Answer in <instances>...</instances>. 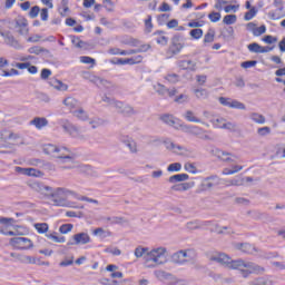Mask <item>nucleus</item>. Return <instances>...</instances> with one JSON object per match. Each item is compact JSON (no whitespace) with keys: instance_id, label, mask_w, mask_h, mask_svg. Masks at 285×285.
<instances>
[{"instance_id":"nucleus-22","label":"nucleus","mask_w":285,"mask_h":285,"mask_svg":"<svg viewBox=\"0 0 285 285\" xmlns=\"http://www.w3.org/2000/svg\"><path fill=\"white\" fill-rule=\"evenodd\" d=\"M178 67H180L181 70H190L191 72H195V70H197V62L193 60H180L178 61Z\"/></svg>"},{"instance_id":"nucleus-19","label":"nucleus","mask_w":285,"mask_h":285,"mask_svg":"<svg viewBox=\"0 0 285 285\" xmlns=\"http://www.w3.org/2000/svg\"><path fill=\"white\" fill-rule=\"evenodd\" d=\"M194 186H195L194 183H180V184L175 183L170 187V190L171 193H184L186 190H190V188H193Z\"/></svg>"},{"instance_id":"nucleus-20","label":"nucleus","mask_w":285,"mask_h":285,"mask_svg":"<svg viewBox=\"0 0 285 285\" xmlns=\"http://www.w3.org/2000/svg\"><path fill=\"white\" fill-rule=\"evenodd\" d=\"M141 61H144V57L141 55H138L127 59L119 58L117 59L116 63H119L120 66H126V65L132 66L135 63H141Z\"/></svg>"},{"instance_id":"nucleus-59","label":"nucleus","mask_w":285,"mask_h":285,"mask_svg":"<svg viewBox=\"0 0 285 285\" xmlns=\"http://www.w3.org/2000/svg\"><path fill=\"white\" fill-rule=\"evenodd\" d=\"M154 89L156 90V92H158V95H163V96L168 92V88H166V86H164L161 83L155 85Z\"/></svg>"},{"instance_id":"nucleus-47","label":"nucleus","mask_w":285,"mask_h":285,"mask_svg":"<svg viewBox=\"0 0 285 285\" xmlns=\"http://www.w3.org/2000/svg\"><path fill=\"white\" fill-rule=\"evenodd\" d=\"M247 48L249 52H256L258 55H262V52H264V50H262V46L257 42L248 45Z\"/></svg>"},{"instance_id":"nucleus-62","label":"nucleus","mask_w":285,"mask_h":285,"mask_svg":"<svg viewBox=\"0 0 285 285\" xmlns=\"http://www.w3.org/2000/svg\"><path fill=\"white\" fill-rule=\"evenodd\" d=\"M12 131L8 130V129H2L0 131V139L2 141H10V135H11Z\"/></svg>"},{"instance_id":"nucleus-13","label":"nucleus","mask_w":285,"mask_h":285,"mask_svg":"<svg viewBox=\"0 0 285 285\" xmlns=\"http://www.w3.org/2000/svg\"><path fill=\"white\" fill-rule=\"evenodd\" d=\"M164 144H165L166 149L174 153V155L181 156V155H186V153H188V149H186V147L175 144L170 140H165Z\"/></svg>"},{"instance_id":"nucleus-29","label":"nucleus","mask_w":285,"mask_h":285,"mask_svg":"<svg viewBox=\"0 0 285 285\" xmlns=\"http://www.w3.org/2000/svg\"><path fill=\"white\" fill-rule=\"evenodd\" d=\"M184 118L191 124H204V121H202V118H197V116H195V111L193 110L185 111Z\"/></svg>"},{"instance_id":"nucleus-4","label":"nucleus","mask_w":285,"mask_h":285,"mask_svg":"<svg viewBox=\"0 0 285 285\" xmlns=\"http://www.w3.org/2000/svg\"><path fill=\"white\" fill-rule=\"evenodd\" d=\"M43 154L60 159L62 164L75 161V153L68 147L47 144L43 146Z\"/></svg>"},{"instance_id":"nucleus-1","label":"nucleus","mask_w":285,"mask_h":285,"mask_svg":"<svg viewBox=\"0 0 285 285\" xmlns=\"http://www.w3.org/2000/svg\"><path fill=\"white\" fill-rule=\"evenodd\" d=\"M210 262H216L224 266L225 268H230L232 271H239L243 277H248L249 275H264L266 268L263 266L248 262L242 258L233 259L228 254L225 253H214L209 256Z\"/></svg>"},{"instance_id":"nucleus-12","label":"nucleus","mask_w":285,"mask_h":285,"mask_svg":"<svg viewBox=\"0 0 285 285\" xmlns=\"http://www.w3.org/2000/svg\"><path fill=\"white\" fill-rule=\"evenodd\" d=\"M116 110L120 112V115H125V117H132V115L137 114V110H135L132 106L119 100L118 104H116Z\"/></svg>"},{"instance_id":"nucleus-45","label":"nucleus","mask_w":285,"mask_h":285,"mask_svg":"<svg viewBox=\"0 0 285 285\" xmlns=\"http://www.w3.org/2000/svg\"><path fill=\"white\" fill-rule=\"evenodd\" d=\"M210 122L213 124L214 128H220L223 130L224 126H226V119L224 118L212 119Z\"/></svg>"},{"instance_id":"nucleus-36","label":"nucleus","mask_w":285,"mask_h":285,"mask_svg":"<svg viewBox=\"0 0 285 285\" xmlns=\"http://www.w3.org/2000/svg\"><path fill=\"white\" fill-rule=\"evenodd\" d=\"M194 95L196 97V99H208V97H210V92L207 91V89L204 88H198V89H194Z\"/></svg>"},{"instance_id":"nucleus-2","label":"nucleus","mask_w":285,"mask_h":285,"mask_svg":"<svg viewBox=\"0 0 285 285\" xmlns=\"http://www.w3.org/2000/svg\"><path fill=\"white\" fill-rule=\"evenodd\" d=\"M49 197L53 203V206H61L67 208H83L82 206H75L72 203L68 202V197H73L75 199H79V194L72 191L66 187H57L56 189H51L49 191Z\"/></svg>"},{"instance_id":"nucleus-50","label":"nucleus","mask_w":285,"mask_h":285,"mask_svg":"<svg viewBox=\"0 0 285 285\" xmlns=\"http://www.w3.org/2000/svg\"><path fill=\"white\" fill-rule=\"evenodd\" d=\"M180 170H181L180 163H173L167 167L168 173H179Z\"/></svg>"},{"instance_id":"nucleus-27","label":"nucleus","mask_w":285,"mask_h":285,"mask_svg":"<svg viewBox=\"0 0 285 285\" xmlns=\"http://www.w3.org/2000/svg\"><path fill=\"white\" fill-rule=\"evenodd\" d=\"M92 235L99 237L100 239H106V237H112V232L104 229V227H98L94 229Z\"/></svg>"},{"instance_id":"nucleus-11","label":"nucleus","mask_w":285,"mask_h":285,"mask_svg":"<svg viewBox=\"0 0 285 285\" xmlns=\"http://www.w3.org/2000/svg\"><path fill=\"white\" fill-rule=\"evenodd\" d=\"M73 242H68L67 246H79V245H86L90 244V235L88 233H78L72 236Z\"/></svg>"},{"instance_id":"nucleus-3","label":"nucleus","mask_w":285,"mask_h":285,"mask_svg":"<svg viewBox=\"0 0 285 285\" xmlns=\"http://www.w3.org/2000/svg\"><path fill=\"white\" fill-rule=\"evenodd\" d=\"M168 249L166 247H156L147 252L144 256V262L147 268H157V266H164L168 263Z\"/></svg>"},{"instance_id":"nucleus-32","label":"nucleus","mask_w":285,"mask_h":285,"mask_svg":"<svg viewBox=\"0 0 285 285\" xmlns=\"http://www.w3.org/2000/svg\"><path fill=\"white\" fill-rule=\"evenodd\" d=\"M10 257H13L17 262H21L22 264H32V257L17 254V253H11Z\"/></svg>"},{"instance_id":"nucleus-17","label":"nucleus","mask_w":285,"mask_h":285,"mask_svg":"<svg viewBox=\"0 0 285 285\" xmlns=\"http://www.w3.org/2000/svg\"><path fill=\"white\" fill-rule=\"evenodd\" d=\"M7 219H8L7 224H0L1 235H7L8 237H14V236L19 235V232L10 230V226H12L14 218H7Z\"/></svg>"},{"instance_id":"nucleus-21","label":"nucleus","mask_w":285,"mask_h":285,"mask_svg":"<svg viewBox=\"0 0 285 285\" xmlns=\"http://www.w3.org/2000/svg\"><path fill=\"white\" fill-rule=\"evenodd\" d=\"M1 37H3L4 43H7V46H11V48H21V46L19 45V41H17V39L14 38V36H12V33L2 32Z\"/></svg>"},{"instance_id":"nucleus-7","label":"nucleus","mask_w":285,"mask_h":285,"mask_svg":"<svg viewBox=\"0 0 285 285\" xmlns=\"http://www.w3.org/2000/svg\"><path fill=\"white\" fill-rule=\"evenodd\" d=\"M10 246L17 248L18 250H30L35 247V244L30 238L26 237H13L9 240Z\"/></svg>"},{"instance_id":"nucleus-15","label":"nucleus","mask_w":285,"mask_h":285,"mask_svg":"<svg viewBox=\"0 0 285 285\" xmlns=\"http://www.w3.org/2000/svg\"><path fill=\"white\" fill-rule=\"evenodd\" d=\"M215 156L218 159H220V161H225L226 164H235V160L237 159V156H235L228 151H224L222 149H216Z\"/></svg>"},{"instance_id":"nucleus-10","label":"nucleus","mask_w":285,"mask_h":285,"mask_svg":"<svg viewBox=\"0 0 285 285\" xmlns=\"http://www.w3.org/2000/svg\"><path fill=\"white\" fill-rule=\"evenodd\" d=\"M61 128L65 130V132L70 135V137H73L76 139L81 137V129H79V127L72 125L68 120H62L61 121Z\"/></svg>"},{"instance_id":"nucleus-39","label":"nucleus","mask_w":285,"mask_h":285,"mask_svg":"<svg viewBox=\"0 0 285 285\" xmlns=\"http://www.w3.org/2000/svg\"><path fill=\"white\" fill-rule=\"evenodd\" d=\"M223 127V130H228L229 132H239V126H237L236 122L225 121Z\"/></svg>"},{"instance_id":"nucleus-9","label":"nucleus","mask_w":285,"mask_h":285,"mask_svg":"<svg viewBox=\"0 0 285 285\" xmlns=\"http://www.w3.org/2000/svg\"><path fill=\"white\" fill-rule=\"evenodd\" d=\"M14 30L21 37H28L30 28L28 27V19L19 16L14 19Z\"/></svg>"},{"instance_id":"nucleus-40","label":"nucleus","mask_w":285,"mask_h":285,"mask_svg":"<svg viewBox=\"0 0 285 285\" xmlns=\"http://www.w3.org/2000/svg\"><path fill=\"white\" fill-rule=\"evenodd\" d=\"M249 119L255 124H266V117L262 114L253 112L250 114Z\"/></svg>"},{"instance_id":"nucleus-28","label":"nucleus","mask_w":285,"mask_h":285,"mask_svg":"<svg viewBox=\"0 0 285 285\" xmlns=\"http://www.w3.org/2000/svg\"><path fill=\"white\" fill-rule=\"evenodd\" d=\"M63 106L68 108V110H75L79 106V100H77L75 97H67L62 101Z\"/></svg>"},{"instance_id":"nucleus-24","label":"nucleus","mask_w":285,"mask_h":285,"mask_svg":"<svg viewBox=\"0 0 285 285\" xmlns=\"http://www.w3.org/2000/svg\"><path fill=\"white\" fill-rule=\"evenodd\" d=\"M185 264H190L194 259H197V253L194 249H180Z\"/></svg>"},{"instance_id":"nucleus-30","label":"nucleus","mask_w":285,"mask_h":285,"mask_svg":"<svg viewBox=\"0 0 285 285\" xmlns=\"http://www.w3.org/2000/svg\"><path fill=\"white\" fill-rule=\"evenodd\" d=\"M46 238L51 239V242H55L56 244H66V236H58L57 232L47 233Z\"/></svg>"},{"instance_id":"nucleus-34","label":"nucleus","mask_w":285,"mask_h":285,"mask_svg":"<svg viewBox=\"0 0 285 285\" xmlns=\"http://www.w3.org/2000/svg\"><path fill=\"white\" fill-rule=\"evenodd\" d=\"M149 250L150 249L148 247L137 246L134 250V255L137 259H141V257L144 258L148 255Z\"/></svg>"},{"instance_id":"nucleus-38","label":"nucleus","mask_w":285,"mask_h":285,"mask_svg":"<svg viewBox=\"0 0 285 285\" xmlns=\"http://www.w3.org/2000/svg\"><path fill=\"white\" fill-rule=\"evenodd\" d=\"M73 117L80 119V121H88V112L83 108H79L73 111Z\"/></svg>"},{"instance_id":"nucleus-26","label":"nucleus","mask_w":285,"mask_h":285,"mask_svg":"<svg viewBox=\"0 0 285 285\" xmlns=\"http://www.w3.org/2000/svg\"><path fill=\"white\" fill-rule=\"evenodd\" d=\"M31 126H35L38 130L48 126V119L43 117H36L30 121Z\"/></svg>"},{"instance_id":"nucleus-16","label":"nucleus","mask_w":285,"mask_h":285,"mask_svg":"<svg viewBox=\"0 0 285 285\" xmlns=\"http://www.w3.org/2000/svg\"><path fill=\"white\" fill-rule=\"evenodd\" d=\"M160 121H163V124H166V126H170L171 128H175V130H179V119L170 114L161 115Z\"/></svg>"},{"instance_id":"nucleus-44","label":"nucleus","mask_w":285,"mask_h":285,"mask_svg":"<svg viewBox=\"0 0 285 285\" xmlns=\"http://www.w3.org/2000/svg\"><path fill=\"white\" fill-rule=\"evenodd\" d=\"M223 23H225V26H233V23H237V16L235 14L225 16L223 19Z\"/></svg>"},{"instance_id":"nucleus-43","label":"nucleus","mask_w":285,"mask_h":285,"mask_svg":"<svg viewBox=\"0 0 285 285\" xmlns=\"http://www.w3.org/2000/svg\"><path fill=\"white\" fill-rule=\"evenodd\" d=\"M215 41V29H208L204 37V43H213Z\"/></svg>"},{"instance_id":"nucleus-52","label":"nucleus","mask_w":285,"mask_h":285,"mask_svg":"<svg viewBox=\"0 0 285 285\" xmlns=\"http://www.w3.org/2000/svg\"><path fill=\"white\" fill-rule=\"evenodd\" d=\"M178 130H181L183 132H187V135H191L193 126L183 124L181 120H179Z\"/></svg>"},{"instance_id":"nucleus-48","label":"nucleus","mask_w":285,"mask_h":285,"mask_svg":"<svg viewBox=\"0 0 285 285\" xmlns=\"http://www.w3.org/2000/svg\"><path fill=\"white\" fill-rule=\"evenodd\" d=\"M72 228H75L72 224H63L59 227V233H61V235H68V233L72 232Z\"/></svg>"},{"instance_id":"nucleus-51","label":"nucleus","mask_w":285,"mask_h":285,"mask_svg":"<svg viewBox=\"0 0 285 285\" xmlns=\"http://www.w3.org/2000/svg\"><path fill=\"white\" fill-rule=\"evenodd\" d=\"M189 35L193 39H202V37H204V30L199 28L193 29L190 30Z\"/></svg>"},{"instance_id":"nucleus-54","label":"nucleus","mask_w":285,"mask_h":285,"mask_svg":"<svg viewBox=\"0 0 285 285\" xmlns=\"http://www.w3.org/2000/svg\"><path fill=\"white\" fill-rule=\"evenodd\" d=\"M28 177H42L43 173L40 170H37L35 168H27V174Z\"/></svg>"},{"instance_id":"nucleus-57","label":"nucleus","mask_w":285,"mask_h":285,"mask_svg":"<svg viewBox=\"0 0 285 285\" xmlns=\"http://www.w3.org/2000/svg\"><path fill=\"white\" fill-rule=\"evenodd\" d=\"M30 55H41V52H46V49L39 46H33L28 49Z\"/></svg>"},{"instance_id":"nucleus-61","label":"nucleus","mask_w":285,"mask_h":285,"mask_svg":"<svg viewBox=\"0 0 285 285\" xmlns=\"http://www.w3.org/2000/svg\"><path fill=\"white\" fill-rule=\"evenodd\" d=\"M229 108H236V110H246V105H244V102H239L238 100H232Z\"/></svg>"},{"instance_id":"nucleus-5","label":"nucleus","mask_w":285,"mask_h":285,"mask_svg":"<svg viewBox=\"0 0 285 285\" xmlns=\"http://www.w3.org/2000/svg\"><path fill=\"white\" fill-rule=\"evenodd\" d=\"M206 226H212L210 230L213 233H217L218 235H230V233H233V230H230L229 227H226V226L220 227L210 220H206V222L191 220L186 224V228L188 230H197V229L204 228Z\"/></svg>"},{"instance_id":"nucleus-58","label":"nucleus","mask_w":285,"mask_h":285,"mask_svg":"<svg viewBox=\"0 0 285 285\" xmlns=\"http://www.w3.org/2000/svg\"><path fill=\"white\" fill-rule=\"evenodd\" d=\"M80 62L81 63H91V68L95 67V65L97 63V61L95 60V58L88 57V56H81L80 57Z\"/></svg>"},{"instance_id":"nucleus-6","label":"nucleus","mask_w":285,"mask_h":285,"mask_svg":"<svg viewBox=\"0 0 285 285\" xmlns=\"http://www.w3.org/2000/svg\"><path fill=\"white\" fill-rule=\"evenodd\" d=\"M82 79L86 81H90V83H95L98 88H110L112 83L104 78H100L98 76H95V73L90 71H82L81 72Z\"/></svg>"},{"instance_id":"nucleus-49","label":"nucleus","mask_w":285,"mask_h":285,"mask_svg":"<svg viewBox=\"0 0 285 285\" xmlns=\"http://www.w3.org/2000/svg\"><path fill=\"white\" fill-rule=\"evenodd\" d=\"M104 220L106 224H124V218L122 217H105Z\"/></svg>"},{"instance_id":"nucleus-35","label":"nucleus","mask_w":285,"mask_h":285,"mask_svg":"<svg viewBox=\"0 0 285 285\" xmlns=\"http://www.w3.org/2000/svg\"><path fill=\"white\" fill-rule=\"evenodd\" d=\"M120 141H122L127 148H129L130 153H137V142H135L132 138H121Z\"/></svg>"},{"instance_id":"nucleus-14","label":"nucleus","mask_w":285,"mask_h":285,"mask_svg":"<svg viewBox=\"0 0 285 285\" xmlns=\"http://www.w3.org/2000/svg\"><path fill=\"white\" fill-rule=\"evenodd\" d=\"M219 181H222L219 177L209 176L202 181V190H210L212 188H215V186H219Z\"/></svg>"},{"instance_id":"nucleus-46","label":"nucleus","mask_w":285,"mask_h":285,"mask_svg":"<svg viewBox=\"0 0 285 285\" xmlns=\"http://www.w3.org/2000/svg\"><path fill=\"white\" fill-rule=\"evenodd\" d=\"M101 100L104 101V104H107V106H111V108H117V104H119V100H116L108 96H102Z\"/></svg>"},{"instance_id":"nucleus-37","label":"nucleus","mask_w":285,"mask_h":285,"mask_svg":"<svg viewBox=\"0 0 285 285\" xmlns=\"http://www.w3.org/2000/svg\"><path fill=\"white\" fill-rule=\"evenodd\" d=\"M155 35V39H156V42L159 45V46H167L168 45V37L164 36V31H157L154 33Z\"/></svg>"},{"instance_id":"nucleus-64","label":"nucleus","mask_w":285,"mask_h":285,"mask_svg":"<svg viewBox=\"0 0 285 285\" xmlns=\"http://www.w3.org/2000/svg\"><path fill=\"white\" fill-rule=\"evenodd\" d=\"M257 135H259V137H266V135H271V129L269 127H261L257 129Z\"/></svg>"},{"instance_id":"nucleus-55","label":"nucleus","mask_w":285,"mask_h":285,"mask_svg":"<svg viewBox=\"0 0 285 285\" xmlns=\"http://www.w3.org/2000/svg\"><path fill=\"white\" fill-rule=\"evenodd\" d=\"M184 168L187 173H190L191 175H197V167H195V164L186 163L184 165Z\"/></svg>"},{"instance_id":"nucleus-56","label":"nucleus","mask_w":285,"mask_h":285,"mask_svg":"<svg viewBox=\"0 0 285 285\" xmlns=\"http://www.w3.org/2000/svg\"><path fill=\"white\" fill-rule=\"evenodd\" d=\"M204 132H208V131L204 130L202 127L193 126L190 135H194V137H199V136L204 135Z\"/></svg>"},{"instance_id":"nucleus-63","label":"nucleus","mask_w":285,"mask_h":285,"mask_svg":"<svg viewBox=\"0 0 285 285\" xmlns=\"http://www.w3.org/2000/svg\"><path fill=\"white\" fill-rule=\"evenodd\" d=\"M255 14H257V10L255 8L249 9L246 13H245V21H250V19H253L255 17Z\"/></svg>"},{"instance_id":"nucleus-42","label":"nucleus","mask_w":285,"mask_h":285,"mask_svg":"<svg viewBox=\"0 0 285 285\" xmlns=\"http://www.w3.org/2000/svg\"><path fill=\"white\" fill-rule=\"evenodd\" d=\"M35 228L40 235H43L48 232L49 226L47 223H36Z\"/></svg>"},{"instance_id":"nucleus-60","label":"nucleus","mask_w":285,"mask_h":285,"mask_svg":"<svg viewBox=\"0 0 285 285\" xmlns=\"http://www.w3.org/2000/svg\"><path fill=\"white\" fill-rule=\"evenodd\" d=\"M208 19L212 23H217L222 19V13L213 11L208 14Z\"/></svg>"},{"instance_id":"nucleus-33","label":"nucleus","mask_w":285,"mask_h":285,"mask_svg":"<svg viewBox=\"0 0 285 285\" xmlns=\"http://www.w3.org/2000/svg\"><path fill=\"white\" fill-rule=\"evenodd\" d=\"M50 86H52V88H55L56 90H60L62 92H66V90H68V85L61 82V80H57V79H51L49 81Z\"/></svg>"},{"instance_id":"nucleus-23","label":"nucleus","mask_w":285,"mask_h":285,"mask_svg":"<svg viewBox=\"0 0 285 285\" xmlns=\"http://www.w3.org/2000/svg\"><path fill=\"white\" fill-rule=\"evenodd\" d=\"M30 188H32V190H36V193H50L52 191V187L50 186H46L42 183L39 181H32L31 184H29Z\"/></svg>"},{"instance_id":"nucleus-53","label":"nucleus","mask_w":285,"mask_h":285,"mask_svg":"<svg viewBox=\"0 0 285 285\" xmlns=\"http://www.w3.org/2000/svg\"><path fill=\"white\" fill-rule=\"evenodd\" d=\"M166 81L169 83H177L179 82V75L177 73H168L165 76Z\"/></svg>"},{"instance_id":"nucleus-8","label":"nucleus","mask_w":285,"mask_h":285,"mask_svg":"<svg viewBox=\"0 0 285 285\" xmlns=\"http://www.w3.org/2000/svg\"><path fill=\"white\" fill-rule=\"evenodd\" d=\"M186 46V38L176 35L171 39V45L169 46L168 52L169 55H179L181 50H184Z\"/></svg>"},{"instance_id":"nucleus-31","label":"nucleus","mask_w":285,"mask_h":285,"mask_svg":"<svg viewBox=\"0 0 285 285\" xmlns=\"http://www.w3.org/2000/svg\"><path fill=\"white\" fill-rule=\"evenodd\" d=\"M171 262L173 264H178V266L186 265V261L184 259V255L181 254V250H178L171 255Z\"/></svg>"},{"instance_id":"nucleus-18","label":"nucleus","mask_w":285,"mask_h":285,"mask_svg":"<svg viewBox=\"0 0 285 285\" xmlns=\"http://www.w3.org/2000/svg\"><path fill=\"white\" fill-rule=\"evenodd\" d=\"M235 248L237 250H242V253H246L247 255H255V253H259V249H257V247L248 243H236Z\"/></svg>"},{"instance_id":"nucleus-41","label":"nucleus","mask_w":285,"mask_h":285,"mask_svg":"<svg viewBox=\"0 0 285 285\" xmlns=\"http://www.w3.org/2000/svg\"><path fill=\"white\" fill-rule=\"evenodd\" d=\"M225 186H244V178L240 176H237L236 178L226 180Z\"/></svg>"},{"instance_id":"nucleus-25","label":"nucleus","mask_w":285,"mask_h":285,"mask_svg":"<svg viewBox=\"0 0 285 285\" xmlns=\"http://www.w3.org/2000/svg\"><path fill=\"white\" fill-rule=\"evenodd\" d=\"M190 176L188 174H176L168 178L169 184H181V181H188Z\"/></svg>"}]
</instances>
